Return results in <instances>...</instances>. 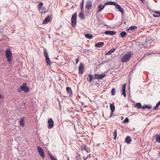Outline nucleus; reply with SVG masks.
<instances>
[{
    "label": "nucleus",
    "mask_w": 160,
    "mask_h": 160,
    "mask_svg": "<svg viewBox=\"0 0 160 160\" xmlns=\"http://www.w3.org/2000/svg\"><path fill=\"white\" fill-rule=\"evenodd\" d=\"M5 54L6 58H7V61L8 63H10L13 60L12 54L10 49L8 48L7 49Z\"/></svg>",
    "instance_id": "1"
},
{
    "label": "nucleus",
    "mask_w": 160,
    "mask_h": 160,
    "mask_svg": "<svg viewBox=\"0 0 160 160\" xmlns=\"http://www.w3.org/2000/svg\"><path fill=\"white\" fill-rule=\"evenodd\" d=\"M133 53L131 52H128L122 58L121 61L123 62H126L129 61L131 59Z\"/></svg>",
    "instance_id": "2"
},
{
    "label": "nucleus",
    "mask_w": 160,
    "mask_h": 160,
    "mask_svg": "<svg viewBox=\"0 0 160 160\" xmlns=\"http://www.w3.org/2000/svg\"><path fill=\"white\" fill-rule=\"evenodd\" d=\"M77 18V15L76 12L72 15L71 18V24L73 27L76 25Z\"/></svg>",
    "instance_id": "3"
},
{
    "label": "nucleus",
    "mask_w": 160,
    "mask_h": 160,
    "mask_svg": "<svg viewBox=\"0 0 160 160\" xmlns=\"http://www.w3.org/2000/svg\"><path fill=\"white\" fill-rule=\"evenodd\" d=\"M27 83L25 82L21 85L20 88L22 91L25 92H27L29 91V88L27 86Z\"/></svg>",
    "instance_id": "4"
},
{
    "label": "nucleus",
    "mask_w": 160,
    "mask_h": 160,
    "mask_svg": "<svg viewBox=\"0 0 160 160\" xmlns=\"http://www.w3.org/2000/svg\"><path fill=\"white\" fill-rule=\"evenodd\" d=\"M92 6V2L91 0H88L86 4L85 8L88 10L90 9Z\"/></svg>",
    "instance_id": "5"
},
{
    "label": "nucleus",
    "mask_w": 160,
    "mask_h": 160,
    "mask_svg": "<svg viewBox=\"0 0 160 160\" xmlns=\"http://www.w3.org/2000/svg\"><path fill=\"white\" fill-rule=\"evenodd\" d=\"M48 128L49 129L52 128L54 125V122L52 118H49L48 121Z\"/></svg>",
    "instance_id": "6"
},
{
    "label": "nucleus",
    "mask_w": 160,
    "mask_h": 160,
    "mask_svg": "<svg viewBox=\"0 0 160 160\" xmlns=\"http://www.w3.org/2000/svg\"><path fill=\"white\" fill-rule=\"evenodd\" d=\"M106 76V74H102L99 75L98 74H95L94 77L95 79H102Z\"/></svg>",
    "instance_id": "7"
},
{
    "label": "nucleus",
    "mask_w": 160,
    "mask_h": 160,
    "mask_svg": "<svg viewBox=\"0 0 160 160\" xmlns=\"http://www.w3.org/2000/svg\"><path fill=\"white\" fill-rule=\"evenodd\" d=\"M84 66L83 63H81L79 67V73L80 74H82L83 72Z\"/></svg>",
    "instance_id": "8"
},
{
    "label": "nucleus",
    "mask_w": 160,
    "mask_h": 160,
    "mask_svg": "<svg viewBox=\"0 0 160 160\" xmlns=\"http://www.w3.org/2000/svg\"><path fill=\"white\" fill-rule=\"evenodd\" d=\"M103 33H105L107 35H113L116 33V32L114 31H106L105 32L101 33L100 34H103Z\"/></svg>",
    "instance_id": "9"
},
{
    "label": "nucleus",
    "mask_w": 160,
    "mask_h": 160,
    "mask_svg": "<svg viewBox=\"0 0 160 160\" xmlns=\"http://www.w3.org/2000/svg\"><path fill=\"white\" fill-rule=\"evenodd\" d=\"M126 84H124L122 85V94L124 96L125 98L126 97Z\"/></svg>",
    "instance_id": "10"
},
{
    "label": "nucleus",
    "mask_w": 160,
    "mask_h": 160,
    "mask_svg": "<svg viewBox=\"0 0 160 160\" xmlns=\"http://www.w3.org/2000/svg\"><path fill=\"white\" fill-rule=\"evenodd\" d=\"M66 90L67 92L69 95V96L70 97H72V92L71 88L69 87H67L66 88Z\"/></svg>",
    "instance_id": "11"
},
{
    "label": "nucleus",
    "mask_w": 160,
    "mask_h": 160,
    "mask_svg": "<svg viewBox=\"0 0 160 160\" xmlns=\"http://www.w3.org/2000/svg\"><path fill=\"white\" fill-rule=\"evenodd\" d=\"M116 6V7L117 8L118 11L121 12L122 13H124V11L122 8L121 7V6L119 5L117 3V5H115Z\"/></svg>",
    "instance_id": "12"
},
{
    "label": "nucleus",
    "mask_w": 160,
    "mask_h": 160,
    "mask_svg": "<svg viewBox=\"0 0 160 160\" xmlns=\"http://www.w3.org/2000/svg\"><path fill=\"white\" fill-rule=\"evenodd\" d=\"M104 44V42H98L95 44V47L97 48H101L103 45Z\"/></svg>",
    "instance_id": "13"
},
{
    "label": "nucleus",
    "mask_w": 160,
    "mask_h": 160,
    "mask_svg": "<svg viewBox=\"0 0 160 160\" xmlns=\"http://www.w3.org/2000/svg\"><path fill=\"white\" fill-rule=\"evenodd\" d=\"M42 5L43 3L41 2V10L42 11V12H41V13L44 14L46 12V8L43 6Z\"/></svg>",
    "instance_id": "14"
},
{
    "label": "nucleus",
    "mask_w": 160,
    "mask_h": 160,
    "mask_svg": "<svg viewBox=\"0 0 160 160\" xmlns=\"http://www.w3.org/2000/svg\"><path fill=\"white\" fill-rule=\"evenodd\" d=\"M104 5L105 6L108 5H111L115 6L117 5V3L113 1H110L106 2L104 3Z\"/></svg>",
    "instance_id": "15"
},
{
    "label": "nucleus",
    "mask_w": 160,
    "mask_h": 160,
    "mask_svg": "<svg viewBox=\"0 0 160 160\" xmlns=\"http://www.w3.org/2000/svg\"><path fill=\"white\" fill-rule=\"evenodd\" d=\"M51 19L50 16L49 15L48 16L45 18L43 22V23L44 24H46L50 21Z\"/></svg>",
    "instance_id": "16"
},
{
    "label": "nucleus",
    "mask_w": 160,
    "mask_h": 160,
    "mask_svg": "<svg viewBox=\"0 0 160 160\" xmlns=\"http://www.w3.org/2000/svg\"><path fill=\"white\" fill-rule=\"evenodd\" d=\"M81 151L85 150L87 152H89V149L86 148V146L85 145L83 144L81 146Z\"/></svg>",
    "instance_id": "17"
},
{
    "label": "nucleus",
    "mask_w": 160,
    "mask_h": 160,
    "mask_svg": "<svg viewBox=\"0 0 160 160\" xmlns=\"http://www.w3.org/2000/svg\"><path fill=\"white\" fill-rule=\"evenodd\" d=\"M45 58L47 65H50L51 63H50L51 61L48 56H46V57H45Z\"/></svg>",
    "instance_id": "18"
},
{
    "label": "nucleus",
    "mask_w": 160,
    "mask_h": 160,
    "mask_svg": "<svg viewBox=\"0 0 160 160\" xmlns=\"http://www.w3.org/2000/svg\"><path fill=\"white\" fill-rule=\"evenodd\" d=\"M19 123L20 125L22 127H24L25 126L24 118H21L19 122Z\"/></svg>",
    "instance_id": "19"
},
{
    "label": "nucleus",
    "mask_w": 160,
    "mask_h": 160,
    "mask_svg": "<svg viewBox=\"0 0 160 160\" xmlns=\"http://www.w3.org/2000/svg\"><path fill=\"white\" fill-rule=\"evenodd\" d=\"M85 36L87 38L90 39L92 38L93 35L91 34H86L85 35Z\"/></svg>",
    "instance_id": "20"
},
{
    "label": "nucleus",
    "mask_w": 160,
    "mask_h": 160,
    "mask_svg": "<svg viewBox=\"0 0 160 160\" xmlns=\"http://www.w3.org/2000/svg\"><path fill=\"white\" fill-rule=\"evenodd\" d=\"M131 139L129 136L127 137L125 139V142L127 144H129L131 142Z\"/></svg>",
    "instance_id": "21"
},
{
    "label": "nucleus",
    "mask_w": 160,
    "mask_h": 160,
    "mask_svg": "<svg viewBox=\"0 0 160 160\" xmlns=\"http://www.w3.org/2000/svg\"><path fill=\"white\" fill-rule=\"evenodd\" d=\"M138 27L135 26H132L126 30H134L137 29Z\"/></svg>",
    "instance_id": "22"
},
{
    "label": "nucleus",
    "mask_w": 160,
    "mask_h": 160,
    "mask_svg": "<svg viewBox=\"0 0 160 160\" xmlns=\"http://www.w3.org/2000/svg\"><path fill=\"white\" fill-rule=\"evenodd\" d=\"M116 48L110 49L108 52L105 54L106 55H108L112 54L116 50Z\"/></svg>",
    "instance_id": "23"
},
{
    "label": "nucleus",
    "mask_w": 160,
    "mask_h": 160,
    "mask_svg": "<svg viewBox=\"0 0 160 160\" xmlns=\"http://www.w3.org/2000/svg\"><path fill=\"white\" fill-rule=\"evenodd\" d=\"M79 17L81 18L84 19L85 18L84 15L83 13V11H82L81 12L79 13Z\"/></svg>",
    "instance_id": "24"
},
{
    "label": "nucleus",
    "mask_w": 160,
    "mask_h": 160,
    "mask_svg": "<svg viewBox=\"0 0 160 160\" xmlns=\"http://www.w3.org/2000/svg\"><path fill=\"white\" fill-rule=\"evenodd\" d=\"M155 137L157 142L160 143V135L157 134L155 135Z\"/></svg>",
    "instance_id": "25"
},
{
    "label": "nucleus",
    "mask_w": 160,
    "mask_h": 160,
    "mask_svg": "<svg viewBox=\"0 0 160 160\" xmlns=\"http://www.w3.org/2000/svg\"><path fill=\"white\" fill-rule=\"evenodd\" d=\"M105 7V5L102 6L101 4L98 7V12H99L102 10Z\"/></svg>",
    "instance_id": "26"
},
{
    "label": "nucleus",
    "mask_w": 160,
    "mask_h": 160,
    "mask_svg": "<svg viewBox=\"0 0 160 160\" xmlns=\"http://www.w3.org/2000/svg\"><path fill=\"white\" fill-rule=\"evenodd\" d=\"M127 33L125 31H122L120 33V35L122 38H124L127 35Z\"/></svg>",
    "instance_id": "27"
},
{
    "label": "nucleus",
    "mask_w": 160,
    "mask_h": 160,
    "mask_svg": "<svg viewBox=\"0 0 160 160\" xmlns=\"http://www.w3.org/2000/svg\"><path fill=\"white\" fill-rule=\"evenodd\" d=\"M146 108H148L150 110L152 108V106L151 105L148 106L147 105H143L142 107V109H145Z\"/></svg>",
    "instance_id": "28"
},
{
    "label": "nucleus",
    "mask_w": 160,
    "mask_h": 160,
    "mask_svg": "<svg viewBox=\"0 0 160 160\" xmlns=\"http://www.w3.org/2000/svg\"><path fill=\"white\" fill-rule=\"evenodd\" d=\"M110 109L111 110V112H114L115 110V106L113 104H111L110 105Z\"/></svg>",
    "instance_id": "29"
},
{
    "label": "nucleus",
    "mask_w": 160,
    "mask_h": 160,
    "mask_svg": "<svg viewBox=\"0 0 160 160\" xmlns=\"http://www.w3.org/2000/svg\"><path fill=\"white\" fill-rule=\"evenodd\" d=\"M113 112H111V113H110V112L109 111H107L105 113V114H110V116H108L107 115V117L108 118H110V117H111L112 116V115H113Z\"/></svg>",
    "instance_id": "30"
},
{
    "label": "nucleus",
    "mask_w": 160,
    "mask_h": 160,
    "mask_svg": "<svg viewBox=\"0 0 160 160\" xmlns=\"http://www.w3.org/2000/svg\"><path fill=\"white\" fill-rule=\"evenodd\" d=\"M134 106L137 107L138 109H140L141 108H142V105L140 103L138 102L135 104Z\"/></svg>",
    "instance_id": "31"
},
{
    "label": "nucleus",
    "mask_w": 160,
    "mask_h": 160,
    "mask_svg": "<svg viewBox=\"0 0 160 160\" xmlns=\"http://www.w3.org/2000/svg\"><path fill=\"white\" fill-rule=\"evenodd\" d=\"M84 0H82V1L81 2V4H80V7L81 9L82 10V11H84Z\"/></svg>",
    "instance_id": "32"
},
{
    "label": "nucleus",
    "mask_w": 160,
    "mask_h": 160,
    "mask_svg": "<svg viewBox=\"0 0 160 160\" xmlns=\"http://www.w3.org/2000/svg\"><path fill=\"white\" fill-rule=\"evenodd\" d=\"M89 79L88 78V81L90 82H91L92 80L93 79V77L92 76L91 74L88 75Z\"/></svg>",
    "instance_id": "33"
},
{
    "label": "nucleus",
    "mask_w": 160,
    "mask_h": 160,
    "mask_svg": "<svg viewBox=\"0 0 160 160\" xmlns=\"http://www.w3.org/2000/svg\"><path fill=\"white\" fill-rule=\"evenodd\" d=\"M41 156L43 158L45 157L44 152L42 149L41 148Z\"/></svg>",
    "instance_id": "34"
},
{
    "label": "nucleus",
    "mask_w": 160,
    "mask_h": 160,
    "mask_svg": "<svg viewBox=\"0 0 160 160\" xmlns=\"http://www.w3.org/2000/svg\"><path fill=\"white\" fill-rule=\"evenodd\" d=\"M113 136H114V139H116L117 137V131L116 129L114 130V131L113 132Z\"/></svg>",
    "instance_id": "35"
},
{
    "label": "nucleus",
    "mask_w": 160,
    "mask_h": 160,
    "mask_svg": "<svg viewBox=\"0 0 160 160\" xmlns=\"http://www.w3.org/2000/svg\"><path fill=\"white\" fill-rule=\"evenodd\" d=\"M152 40V39L149 38H147L145 40V41L144 43L143 42V43L144 45L145 44V43H147L148 42H150Z\"/></svg>",
    "instance_id": "36"
},
{
    "label": "nucleus",
    "mask_w": 160,
    "mask_h": 160,
    "mask_svg": "<svg viewBox=\"0 0 160 160\" xmlns=\"http://www.w3.org/2000/svg\"><path fill=\"white\" fill-rule=\"evenodd\" d=\"M115 88H113L111 90V94L112 95H114L115 93Z\"/></svg>",
    "instance_id": "37"
},
{
    "label": "nucleus",
    "mask_w": 160,
    "mask_h": 160,
    "mask_svg": "<svg viewBox=\"0 0 160 160\" xmlns=\"http://www.w3.org/2000/svg\"><path fill=\"white\" fill-rule=\"evenodd\" d=\"M49 156L51 160H57V159L51 154H49Z\"/></svg>",
    "instance_id": "38"
},
{
    "label": "nucleus",
    "mask_w": 160,
    "mask_h": 160,
    "mask_svg": "<svg viewBox=\"0 0 160 160\" xmlns=\"http://www.w3.org/2000/svg\"><path fill=\"white\" fill-rule=\"evenodd\" d=\"M43 53L45 57H46V56H48V53L47 52V50L45 48L44 49Z\"/></svg>",
    "instance_id": "39"
},
{
    "label": "nucleus",
    "mask_w": 160,
    "mask_h": 160,
    "mask_svg": "<svg viewBox=\"0 0 160 160\" xmlns=\"http://www.w3.org/2000/svg\"><path fill=\"white\" fill-rule=\"evenodd\" d=\"M129 122V119L127 118H125L124 120L123 121V123H127Z\"/></svg>",
    "instance_id": "40"
},
{
    "label": "nucleus",
    "mask_w": 160,
    "mask_h": 160,
    "mask_svg": "<svg viewBox=\"0 0 160 160\" xmlns=\"http://www.w3.org/2000/svg\"><path fill=\"white\" fill-rule=\"evenodd\" d=\"M155 13L158 14V16H159V17L160 16V12L155 11Z\"/></svg>",
    "instance_id": "41"
},
{
    "label": "nucleus",
    "mask_w": 160,
    "mask_h": 160,
    "mask_svg": "<svg viewBox=\"0 0 160 160\" xmlns=\"http://www.w3.org/2000/svg\"><path fill=\"white\" fill-rule=\"evenodd\" d=\"M38 150L39 154L40 155V146H38Z\"/></svg>",
    "instance_id": "42"
},
{
    "label": "nucleus",
    "mask_w": 160,
    "mask_h": 160,
    "mask_svg": "<svg viewBox=\"0 0 160 160\" xmlns=\"http://www.w3.org/2000/svg\"><path fill=\"white\" fill-rule=\"evenodd\" d=\"M38 10L40 11V2L38 3Z\"/></svg>",
    "instance_id": "43"
},
{
    "label": "nucleus",
    "mask_w": 160,
    "mask_h": 160,
    "mask_svg": "<svg viewBox=\"0 0 160 160\" xmlns=\"http://www.w3.org/2000/svg\"><path fill=\"white\" fill-rule=\"evenodd\" d=\"M160 105V101H159L156 105V107H158Z\"/></svg>",
    "instance_id": "44"
},
{
    "label": "nucleus",
    "mask_w": 160,
    "mask_h": 160,
    "mask_svg": "<svg viewBox=\"0 0 160 160\" xmlns=\"http://www.w3.org/2000/svg\"><path fill=\"white\" fill-rule=\"evenodd\" d=\"M78 61H79V60L78 59H75V61L76 62V64H77L78 62Z\"/></svg>",
    "instance_id": "45"
},
{
    "label": "nucleus",
    "mask_w": 160,
    "mask_h": 160,
    "mask_svg": "<svg viewBox=\"0 0 160 160\" xmlns=\"http://www.w3.org/2000/svg\"><path fill=\"white\" fill-rule=\"evenodd\" d=\"M153 16L154 17H159V16H158L155 14H153Z\"/></svg>",
    "instance_id": "46"
},
{
    "label": "nucleus",
    "mask_w": 160,
    "mask_h": 160,
    "mask_svg": "<svg viewBox=\"0 0 160 160\" xmlns=\"http://www.w3.org/2000/svg\"><path fill=\"white\" fill-rule=\"evenodd\" d=\"M141 1V2L142 3H144V0H140Z\"/></svg>",
    "instance_id": "47"
},
{
    "label": "nucleus",
    "mask_w": 160,
    "mask_h": 160,
    "mask_svg": "<svg viewBox=\"0 0 160 160\" xmlns=\"http://www.w3.org/2000/svg\"><path fill=\"white\" fill-rule=\"evenodd\" d=\"M88 157L86 158L85 157H83V159L84 160H86Z\"/></svg>",
    "instance_id": "48"
},
{
    "label": "nucleus",
    "mask_w": 160,
    "mask_h": 160,
    "mask_svg": "<svg viewBox=\"0 0 160 160\" xmlns=\"http://www.w3.org/2000/svg\"><path fill=\"white\" fill-rule=\"evenodd\" d=\"M158 107H156V106L153 109H157Z\"/></svg>",
    "instance_id": "49"
},
{
    "label": "nucleus",
    "mask_w": 160,
    "mask_h": 160,
    "mask_svg": "<svg viewBox=\"0 0 160 160\" xmlns=\"http://www.w3.org/2000/svg\"><path fill=\"white\" fill-rule=\"evenodd\" d=\"M18 92H21V91L20 90H19V89H18Z\"/></svg>",
    "instance_id": "50"
},
{
    "label": "nucleus",
    "mask_w": 160,
    "mask_h": 160,
    "mask_svg": "<svg viewBox=\"0 0 160 160\" xmlns=\"http://www.w3.org/2000/svg\"><path fill=\"white\" fill-rule=\"evenodd\" d=\"M2 97V95L0 94V99Z\"/></svg>",
    "instance_id": "51"
},
{
    "label": "nucleus",
    "mask_w": 160,
    "mask_h": 160,
    "mask_svg": "<svg viewBox=\"0 0 160 160\" xmlns=\"http://www.w3.org/2000/svg\"><path fill=\"white\" fill-rule=\"evenodd\" d=\"M69 160V157H68V160Z\"/></svg>",
    "instance_id": "52"
},
{
    "label": "nucleus",
    "mask_w": 160,
    "mask_h": 160,
    "mask_svg": "<svg viewBox=\"0 0 160 160\" xmlns=\"http://www.w3.org/2000/svg\"><path fill=\"white\" fill-rule=\"evenodd\" d=\"M59 107L60 108H61V106H60V105H59Z\"/></svg>",
    "instance_id": "53"
},
{
    "label": "nucleus",
    "mask_w": 160,
    "mask_h": 160,
    "mask_svg": "<svg viewBox=\"0 0 160 160\" xmlns=\"http://www.w3.org/2000/svg\"><path fill=\"white\" fill-rule=\"evenodd\" d=\"M25 104H26V103H25V102L24 103V105H25Z\"/></svg>",
    "instance_id": "54"
},
{
    "label": "nucleus",
    "mask_w": 160,
    "mask_h": 160,
    "mask_svg": "<svg viewBox=\"0 0 160 160\" xmlns=\"http://www.w3.org/2000/svg\"><path fill=\"white\" fill-rule=\"evenodd\" d=\"M98 34H96V35H97Z\"/></svg>",
    "instance_id": "55"
},
{
    "label": "nucleus",
    "mask_w": 160,
    "mask_h": 160,
    "mask_svg": "<svg viewBox=\"0 0 160 160\" xmlns=\"http://www.w3.org/2000/svg\"><path fill=\"white\" fill-rule=\"evenodd\" d=\"M104 116V115L103 114V116Z\"/></svg>",
    "instance_id": "56"
},
{
    "label": "nucleus",
    "mask_w": 160,
    "mask_h": 160,
    "mask_svg": "<svg viewBox=\"0 0 160 160\" xmlns=\"http://www.w3.org/2000/svg\"><path fill=\"white\" fill-rule=\"evenodd\" d=\"M149 30H152V29H150Z\"/></svg>",
    "instance_id": "57"
},
{
    "label": "nucleus",
    "mask_w": 160,
    "mask_h": 160,
    "mask_svg": "<svg viewBox=\"0 0 160 160\" xmlns=\"http://www.w3.org/2000/svg\"><path fill=\"white\" fill-rule=\"evenodd\" d=\"M107 115H108V114H107Z\"/></svg>",
    "instance_id": "58"
}]
</instances>
